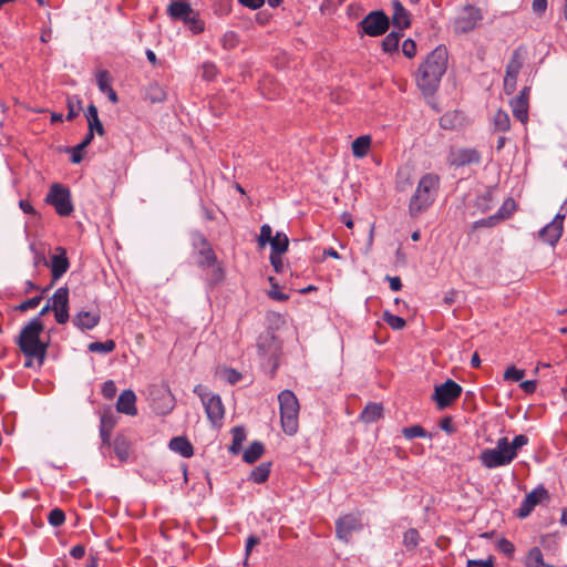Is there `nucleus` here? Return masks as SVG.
Here are the masks:
<instances>
[{
  "label": "nucleus",
  "mask_w": 567,
  "mask_h": 567,
  "mask_svg": "<svg viewBox=\"0 0 567 567\" xmlns=\"http://www.w3.org/2000/svg\"><path fill=\"white\" fill-rule=\"evenodd\" d=\"M449 53L444 45H437L419 66L416 84L425 95H432L439 89L447 69Z\"/></svg>",
  "instance_id": "1"
},
{
  "label": "nucleus",
  "mask_w": 567,
  "mask_h": 567,
  "mask_svg": "<svg viewBox=\"0 0 567 567\" xmlns=\"http://www.w3.org/2000/svg\"><path fill=\"white\" fill-rule=\"evenodd\" d=\"M44 326L39 317L32 318L20 331L17 344L21 352L29 359H37L42 364L45 359L48 342L40 340Z\"/></svg>",
  "instance_id": "2"
},
{
  "label": "nucleus",
  "mask_w": 567,
  "mask_h": 567,
  "mask_svg": "<svg viewBox=\"0 0 567 567\" xmlns=\"http://www.w3.org/2000/svg\"><path fill=\"white\" fill-rule=\"evenodd\" d=\"M440 188V177L434 173L424 174L410 198L409 215L411 218L419 217L426 212L435 202Z\"/></svg>",
  "instance_id": "3"
},
{
  "label": "nucleus",
  "mask_w": 567,
  "mask_h": 567,
  "mask_svg": "<svg viewBox=\"0 0 567 567\" xmlns=\"http://www.w3.org/2000/svg\"><path fill=\"white\" fill-rule=\"evenodd\" d=\"M280 420L284 432L293 435L298 431L299 402L295 393L284 390L278 394Z\"/></svg>",
  "instance_id": "4"
},
{
  "label": "nucleus",
  "mask_w": 567,
  "mask_h": 567,
  "mask_svg": "<svg viewBox=\"0 0 567 567\" xmlns=\"http://www.w3.org/2000/svg\"><path fill=\"white\" fill-rule=\"evenodd\" d=\"M194 393L200 398L210 423L214 426L220 425L225 415V409L220 396L208 392L202 384H197L194 388Z\"/></svg>",
  "instance_id": "5"
},
{
  "label": "nucleus",
  "mask_w": 567,
  "mask_h": 567,
  "mask_svg": "<svg viewBox=\"0 0 567 567\" xmlns=\"http://www.w3.org/2000/svg\"><path fill=\"white\" fill-rule=\"evenodd\" d=\"M508 439L501 437L497 440L494 449H485L480 454V461L486 468H496L506 466L514 460L508 449Z\"/></svg>",
  "instance_id": "6"
},
{
  "label": "nucleus",
  "mask_w": 567,
  "mask_h": 567,
  "mask_svg": "<svg viewBox=\"0 0 567 567\" xmlns=\"http://www.w3.org/2000/svg\"><path fill=\"white\" fill-rule=\"evenodd\" d=\"M256 348L261 360L274 362L272 365L274 369H276L281 346L275 333L270 330L260 333L256 342Z\"/></svg>",
  "instance_id": "7"
},
{
  "label": "nucleus",
  "mask_w": 567,
  "mask_h": 567,
  "mask_svg": "<svg viewBox=\"0 0 567 567\" xmlns=\"http://www.w3.org/2000/svg\"><path fill=\"white\" fill-rule=\"evenodd\" d=\"M45 202L52 205L60 216H69L74 209L69 188L60 184H53L51 186L47 194Z\"/></svg>",
  "instance_id": "8"
},
{
  "label": "nucleus",
  "mask_w": 567,
  "mask_h": 567,
  "mask_svg": "<svg viewBox=\"0 0 567 567\" xmlns=\"http://www.w3.org/2000/svg\"><path fill=\"white\" fill-rule=\"evenodd\" d=\"M389 27V17L382 10L371 11L359 23V28L369 37L382 35L388 31Z\"/></svg>",
  "instance_id": "9"
},
{
  "label": "nucleus",
  "mask_w": 567,
  "mask_h": 567,
  "mask_svg": "<svg viewBox=\"0 0 567 567\" xmlns=\"http://www.w3.org/2000/svg\"><path fill=\"white\" fill-rule=\"evenodd\" d=\"M462 394V386L453 380H446L444 383L436 385L433 400L440 409L449 406Z\"/></svg>",
  "instance_id": "10"
},
{
  "label": "nucleus",
  "mask_w": 567,
  "mask_h": 567,
  "mask_svg": "<svg viewBox=\"0 0 567 567\" xmlns=\"http://www.w3.org/2000/svg\"><path fill=\"white\" fill-rule=\"evenodd\" d=\"M362 529L361 518L354 514H347L336 522L337 537L346 543L350 540L352 533Z\"/></svg>",
  "instance_id": "11"
},
{
  "label": "nucleus",
  "mask_w": 567,
  "mask_h": 567,
  "mask_svg": "<svg viewBox=\"0 0 567 567\" xmlns=\"http://www.w3.org/2000/svg\"><path fill=\"white\" fill-rule=\"evenodd\" d=\"M548 497V491L542 485L537 486L525 496L519 508L517 509V516L519 518H526L533 512L536 505L540 504Z\"/></svg>",
  "instance_id": "12"
},
{
  "label": "nucleus",
  "mask_w": 567,
  "mask_h": 567,
  "mask_svg": "<svg viewBox=\"0 0 567 567\" xmlns=\"http://www.w3.org/2000/svg\"><path fill=\"white\" fill-rule=\"evenodd\" d=\"M565 218V213H557L554 219L539 230V237L554 246L563 235Z\"/></svg>",
  "instance_id": "13"
},
{
  "label": "nucleus",
  "mask_w": 567,
  "mask_h": 567,
  "mask_svg": "<svg viewBox=\"0 0 567 567\" xmlns=\"http://www.w3.org/2000/svg\"><path fill=\"white\" fill-rule=\"evenodd\" d=\"M481 154L475 148H458L450 153L449 163L452 166L461 167L470 164H478Z\"/></svg>",
  "instance_id": "14"
},
{
  "label": "nucleus",
  "mask_w": 567,
  "mask_h": 567,
  "mask_svg": "<svg viewBox=\"0 0 567 567\" xmlns=\"http://www.w3.org/2000/svg\"><path fill=\"white\" fill-rule=\"evenodd\" d=\"M53 280L61 278L69 269L70 262L66 256V250L63 247H55L54 254L51 256L49 262Z\"/></svg>",
  "instance_id": "15"
},
{
  "label": "nucleus",
  "mask_w": 567,
  "mask_h": 567,
  "mask_svg": "<svg viewBox=\"0 0 567 567\" xmlns=\"http://www.w3.org/2000/svg\"><path fill=\"white\" fill-rule=\"evenodd\" d=\"M136 395L132 390H124L116 402V410L120 413L134 416L137 414V410L135 406Z\"/></svg>",
  "instance_id": "16"
},
{
  "label": "nucleus",
  "mask_w": 567,
  "mask_h": 567,
  "mask_svg": "<svg viewBox=\"0 0 567 567\" xmlns=\"http://www.w3.org/2000/svg\"><path fill=\"white\" fill-rule=\"evenodd\" d=\"M100 322L99 312L80 311L73 318V324L80 330H91Z\"/></svg>",
  "instance_id": "17"
},
{
  "label": "nucleus",
  "mask_w": 567,
  "mask_h": 567,
  "mask_svg": "<svg viewBox=\"0 0 567 567\" xmlns=\"http://www.w3.org/2000/svg\"><path fill=\"white\" fill-rule=\"evenodd\" d=\"M393 6V16H392V22L395 28L399 29L401 32L402 30L410 27V16L409 12L405 10V8L402 6V3L399 0L392 1Z\"/></svg>",
  "instance_id": "18"
},
{
  "label": "nucleus",
  "mask_w": 567,
  "mask_h": 567,
  "mask_svg": "<svg viewBox=\"0 0 567 567\" xmlns=\"http://www.w3.org/2000/svg\"><path fill=\"white\" fill-rule=\"evenodd\" d=\"M193 11L190 4L184 1H173L167 8V13L172 19L182 21L192 16Z\"/></svg>",
  "instance_id": "19"
},
{
  "label": "nucleus",
  "mask_w": 567,
  "mask_h": 567,
  "mask_svg": "<svg viewBox=\"0 0 567 567\" xmlns=\"http://www.w3.org/2000/svg\"><path fill=\"white\" fill-rule=\"evenodd\" d=\"M513 115L523 124L528 121V107L529 102L523 100V97L515 96L509 102Z\"/></svg>",
  "instance_id": "20"
},
{
  "label": "nucleus",
  "mask_w": 567,
  "mask_h": 567,
  "mask_svg": "<svg viewBox=\"0 0 567 567\" xmlns=\"http://www.w3.org/2000/svg\"><path fill=\"white\" fill-rule=\"evenodd\" d=\"M169 449L183 457H190L194 454V449L190 442L183 436L173 437L168 444Z\"/></svg>",
  "instance_id": "21"
},
{
  "label": "nucleus",
  "mask_w": 567,
  "mask_h": 567,
  "mask_svg": "<svg viewBox=\"0 0 567 567\" xmlns=\"http://www.w3.org/2000/svg\"><path fill=\"white\" fill-rule=\"evenodd\" d=\"M89 124V132L94 135L96 132L99 135H104L105 131L102 122L99 118L97 109L94 104H90L85 114Z\"/></svg>",
  "instance_id": "22"
},
{
  "label": "nucleus",
  "mask_w": 567,
  "mask_h": 567,
  "mask_svg": "<svg viewBox=\"0 0 567 567\" xmlns=\"http://www.w3.org/2000/svg\"><path fill=\"white\" fill-rule=\"evenodd\" d=\"M114 453L121 462H127L131 455V443L124 435L114 440Z\"/></svg>",
  "instance_id": "23"
},
{
  "label": "nucleus",
  "mask_w": 567,
  "mask_h": 567,
  "mask_svg": "<svg viewBox=\"0 0 567 567\" xmlns=\"http://www.w3.org/2000/svg\"><path fill=\"white\" fill-rule=\"evenodd\" d=\"M48 301L52 306V309H68L69 289L66 287L58 288L53 296Z\"/></svg>",
  "instance_id": "24"
},
{
  "label": "nucleus",
  "mask_w": 567,
  "mask_h": 567,
  "mask_svg": "<svg viewBox=\"0 0 567 567\" xmlns=\"http://www.w3.org/2000/svg\"><path fill=\"white\" fill-rule=\"evenodd\" d=\"M370 146L371 137L369 135L359 136L352 142V153L355 157L362 158L368 154Z\"/></svg>",
  "instance_id": "25"
},
{
  "label": "nucleus",
  "mask_w": 567,
  "mask_h": 567,
  "mask_svg": "<svg viewBox=\"0 0 567 567\" xmlns=\"http://www.w3.org/2000/svg\"><path fill=\"white\" fill-rule=\"evenodd\" d=\"M493 127L495 132L505 133L511 128V118L506 111L498 110L493 115Z\"/></svg>",
  "instance_id": "26"
},
{
  "label": "nucleus",
  "mask_w": 567,
  "mask_h": 567,
  "mask_svg": "<svg viewBox=\"0 0 567 567\" xmlns=\"http://www.w3.org/2000/svg\"><path fill=\"white\" fill-rule=\"evenodd\" d=\"M264 444L255 441L244 451L243 460L248 464H252L264 454Z\"/></svg>",
  "instance_id": "27"
},
{
  "label": "nucleus",
  "mask_w": 567,
  "mask_h": 567,
  "mask_svg": "<svg viewBox=\"0 0 567 567\" xmlns=\"http://www.w3.org/2000/svg\"><path fill=\"white\" fill-rule=\"evenodd\" d=\"M382 405L378 403L368 404L360 414V419L365 423H372L382 415Z\"/></svg>",
  "instance_id": "28"
},
{
  "label": "nucleus",
  "mask_w": 567,
  "mask_h": 567,
  "mask_svg": "<svg viewBox=\"0 0 567 567\" xmlns=\"http://www.w3.org/2000/svg\"><path fill=\"white\" fill-rule=\"evenodd\" d=\"M270 468V462L260 463L251 471L249 480L257 484L265 483L269 477Z\"/></svg>",
  "instance_id": "29"
},
{
  "label": "nucleus",
  "mask_w": 567,
  "mask_h": 567,
  "mask_svg": "<svg viewBox=\"0 0 567 567\" xmlns=\"http://www.w3.org/2000/svg\"><path fill=\"white\" fill-rule=\"evenodd\" d=\"M524 56L520 49H516L509 62L506 66V74L505 75H512V76H518L519 71L523 66Z\"/></svg>",
  "instance_id": "30"
},
{
  "label": "nucleus",
  "mask_w": 567,
  "mask_h": 567,
  "mask_svg": "<svg viewBox=\"0 0 567 567\" xmlns=\"http://www.w3.org/2000/svg\"><path fill=\"white\" fill-rule=\"evenodd\" d=\"M269 245L271 254H285L288 250L289 239L285 233L277 231Z\"/></svg>",
  "instance_id": "31"
},
{
  "label": "nucleus",
  "mask_w": 567,
  "mask_h": 567,
  "mask_svg": "<svg viewBox=\"0 0 567 567\" xmlns=\"http://www.w3.org/2000/svg\"><path fill=\"white\" fill-rule=\"evenodd\" d=\"M403 37V33L400 31H392L389 33L382 41V49L384 52H395L399 49L400 39Z\"/></svg>",
  "instance_id": "32"
},
{
  "label": "nucleus",
  "mask_w": 567,
  "mask_h": 567,
  "mask_svg": "<svg viewBox=\"0 0 567 567\" xmlns=\"http://www.w3.org/2000/svg\"><path fill=\"white\" fill-rule=\"evenodd\" d=\"M198 255L200 256L198 260V266L200 267H214L217 262V257L212 246L199 249Z\"/></svg>",
  "instance_id": "33"
},
{
  "label": "nucleus",
  "mask_w": 567,
  "mask_h": 567,
  "mask_svg": "<svg viewBox=\"0 0 567 567\" xmlns=\"http://www.w3.org/2000/svg\"><path fill=\"white\" fill-rule=\"evenodd\" d=\"M93 134L92 133H87L86 136L84 137V140L78 144L76 146L72 147L71 148V162L74 163V164H79L83 156H82V152L83 150L89 146L93 140Z\"/></svg>",
  "instance_id": "34"
},
{
  "label": "nucleus",
  "mask_w": 567,
  "mask_h": 567,
  "mask_svg": "<svg viewBox=\"0 0 567 567\" xmlns=\"http://www.w3.org/2000/svg\"><path fill=\"white\" fill-rule=\"evenodd\" d=\"M245 439V431L240 427H235L233 430V443L229 446V452L233 454H238L241 451V445Z\"/></svg>",
  "instance_id": "35"
},
{
  "label": "nucleus",
  "mask_w": 567,
  "mask_h": 567,
  "mask_svg": "<svg viewBox=\"0 0 567 567\" xmlns=\"http://www.w3.org/2000/svg\"><path fill=\"white\" fill-rule=\"evenodd\" d=\"M90 352L94 353H110L115 349V342L113 340H106L104 342H92L87 346Z\"/></svg>",
  "instance_id": "36"
},
{
  "label": "nucleus",
  "mask_w": 567,
  "mask_h": 567,
  "mask_svg": "<svg viewBox=\"0 0 567 567\" xmlns=\"http://www.w3.org/2000/svg\"><path fill=\"white\" fill-rule=\"evenodd\" d=\"M543 553L538 547H533L527 556V567H544Z\"/></svg>",
  "instance_id": "37"
},
{
  "label": "nucleus",
  "mask_w": 567,
  "mask_h": 567,
  "mask_svg": "<svg viewBox=\"0 0 567 567\" xmlns=\"http://www.w3.org/2000/svg\"><path fill=\"white\" fill-rule=\"evenodd\" d=\"M383 320L393 329L401 330L405 327L406 322L402 317L392 315L389 310L383 312Z\"/></svg>",
  "instance_id": "38"
},
{
  "label": "nucleus",
  "mask_w": 567,
  "mask_h": 567,
  "mask_svg": "<svg viewBox=\"0 0 567 567\" xmlns=\"http://www.w3.org/2000/svg\"><path fill=\"white\" fill-rule=\"evenodd\" d=\"M528 442H529V439L524 434L516 435L512 442L508 441L507 449H508L509 453H512L513 458H515L517 456V451L520 447L527 445Z\"/></svg>",
  "instance_id": "39"
},
{
  "label": "nucleus",
  "mask_w": 567,
  "mask_h": 567,
  "mask_svg": "<svg viewBox=\"0 0 567 567\" xmlns=\"http://www.w3.org/2000/svg\"><path fill=\"white\" fill-rule=\"evenodd\" d=\"M193 33L197 34L204 31V22L199 19L198 14L193 11L192 16L183 21Z\"/></svg>",
  "instance_id": "40"
},
{
  "label": "nucleus",
  "mask_w": 567,
  "mask_h": 567,
  "mask_svg": "<svg viewBox=\"0 0 567 567\" xmlns=\"http://www.w3.org/2000/svg\"><path fill=\"white\" fill-rule=\"evenodd\" d=\"M402 434L408 440H413L416 437H426L427 433L421 425H412L409 427H404L402 430Z\"/></svg>",
  "instance_id": "41"
},
{
  "label": "nucleus",
  "mask_w": 567,
  "mask_h": 567,
  "mask_svg": "<svg viewBox=\"0 0 567 567\" xmlns=\"http://www.w3.org/2000/svg\"><path fill=\"white\" fill-rule=\"evenodd\" d=\"M116 424V417L112 411H105L101 415L100 420V429L113 431L114 426Z\"/></svg>",
  "instance_id": "42"
},
{
  "label": "nucleus",
  "mask_w": 567,
  "mask_h": 567,
  "mask_svg": "<svg viewBox=\"0 0 567 567\" xmlns=\"http://www.w3.org/2000/svg\"><path fill=\"white\" fill-rule=\"evenodd\" d=\"M111 75L109 71L101 70L96 74V83L99 86V90L103 93L104 91L111 89Z\"/></svg>",
  "instance_id": "43"
},
{
  "label": "nucleus",
  "mask_w": 567,
  "mask_h": 567,
  "mask_svg": "<svg viewBox=\"0 0 567 567\" xmlns=\"http://www.w3.org/2000/svg\"><path fill=\"white\" fill-rule=\"evenodd\" d=\"M458 124V115L456 113H446L440 118V125L444 130H453Z\"/></svg>",
  "instance_id": "44"
},
{
  "label": "nucleus",
  "mask_w": 567,
  "mask_h": 567,
  "mask_svg": "<svg viewBox=\"0 0 567 567\" xmlns=\"http://www.w3.org/2000/svg\"><path fill=\"white\" fill-rule=\"evenodd\" d=\"M48 520H49L50 525H52L53 527H59L64 523L65 514L60 508H53L49 513Z\"/></svg>",
  "instance_id": "45"
},
{
  "label": "nucleus",
  "mask_w": 567,
  "mask_h": 567,
  "mask_svg": "<svg viewBox=\"0 0 567 567\" xmlns=\"http://www.w3.org/2000/svg\"><path fill=\"white\" fill-rule=\"evenodd\" d=\"M501 218H504V215H502V209H499V212L494 215V216H489L487 218H482L477 221L474 223V228H477V227H494L498 220Z\"/></svg>",
  "instance_id": "46"
},
{
  "label": "nucleus",
  "mask_w": 567,
  "mask_h": 567,
  "mask_svg": "<svg viewBox=\"0 0 567 567\" xmlns=\"http://www.w3.org/2000/svg\"><path fill=\"white\" fill-rule=\"evenodd\" d=\"M272 229L268 224H265L260 227V235L258 238V244L260 247H265L267 244H270L272 239Z\"/></svg>",
  "instance_id": "47"
},
{
  "label": "nucleus",
  "mask_w": 567,
  "mask_h": 567,
  "mask_svg": "<svg viewBox=\"0 0 567 567\" xmlns=\"http://www.w3.org/2000/svg\"><path fill=\"white\" fill-rule=\"evenodd\" d=\"M525 375L524 370H518L514 365L506 369L504 372V380L517 382L520 381Z\"/></svg>",
  "instance_id": "48"
},
{
  "label": "nucleus",
  "mask_w": 567,
  "mask_h": 567,
  "mask_svg": "<svg viewBox=\"0 0 567 567\" xmlns=\"http://www.w3.org/2000/svg\"><path fill=\"white\" fill-rule=\"evenodd\" d=\"M217 75V68L212 62H205L202 65V78L206 81H212Z\"/></svg>",
  "instance_id": "49"
},
{
  "label": "nucleus",
  "mask_w": 567,
  "mask_h": 567,
  "mask_svg": "<svg viewBox=\"0 0 567 567\" xmlns=\"http://www.w3.org/2000/svg\"><path fill=\"white\" fill-rule=\"evenodd\" d=\"M192 244L195 249L199 252V249L205 248L206 246H210L207 238L199 231H195L192 234Z\"/></svg>",
  "instance_id": "50"
},
{
  "label": "nucleus",
  "mask_w": 567,
  "mask_h": 567,
  "mask_svg": "<svg viewBox=\"0 0 567 567\" xmlns=\"http://www.w3.org/2000/svg\"><path fill=\"white\" fill-rule=\"evenodd\" d=\"M41 300H42L41 296L32 297V298L27 299L23 302H21L19 306H17L16 309L19 311H27L29 309L37 308L40 305Z\"/></svg>",
  "instance_id": "51"
},
{
  "label": "nucleus",
  "mask_w": 567,
  "mask_h": 567,
  "mask_svg": "<svg viewBox=\"0 0 567 567\" xmlns=\"http://www.w3.org/2000/svg\"><path fill=\"white\" fill-rule=\"evenodd\" d=\"M411 185H412V182L408 174H404L402 172H399L396 174V189L398 190L405 192Z\"/></svg>",
  "instance_id": "52"
},
{
  "label": "nucleus",
  "mask_w": 567,
  "mask_h": 567,
  "mask_svg": "<svg viewBox=\"0 0 567 567\" xmlns=\"http://www.w3.org/2000/svg\"><path fill=\"white\" fill-rule=\"evenodd\" d=\"M497 549L504 555L511 557L514 554L515 547L512 542L506 538H502L497 542Z\"/></svg>",
  "instance_id": "53"
},
{
  "label": "nucleus",
  "mask_w": 567,
  "mask_h": 567,
  "mask_svg": "<svg viewBox=\"0 0 567 567\" xmlns=\"http://www.w3.org/2000/svg\"><path fill=\"white\" fill-rule=\"evenodd\" d=\"M404 544L410 547V548H413L417 545V542H419V533L416 529H409L404 533Z\"/></svg>",
  "instance_id": "54"
},
{
  "label": "nucleus",
  "mask_w": 567,
  "mask_h": 567,
  "mask_svg": "<svg viewBox=\"0 0 567 567\" xmlns=\"http://www.w3.org/2000/svg\"><path fill=\"white\" fill-rule=\"evenodd\" d=\"M30 250L34 254L33 256V265L34 267H38L40 265L49 266V262L44 256L43 251H39L34 244L30 245Z\"/></svg>",
  "instance_id": "55"
},
{
  "label": "nucleus",
  "mask_w": 567,
  "mask_h": 567,
  "mask_svg": "<svg viewBox=\"0 0 567 567\" xmlns=\"http://www.w3.org/2000/svg\"><path fill=\"white\" fill-rule=\"evenodd\" d=\"M274 280L275 279L272 277L269 278V281L271 282V289L269 291V297L271 299L278 300V301H286V300H288L289 296L278 291V285L276 282H274Z\"/></svg>",
  "instance_id": "56"
},
{
  "label": "nucleus",
  "mask_w": 567,
  "mask_h": 567,
  "mask_svg": "<svg viewBox=\"0 0 567 567\" xmlns=\"http://www.w3.org/2000/svg\"><path fill=\"white\" fill-rule=\"evenodd\" d=\"M66 106H68L66 120L72 121L79 115V110L81 109V102L78 100L76 104H74L71 99H68Z\"/></svg>",
  "instance_id": "57"
},
{
  "label": "nucleus",
  "mask_w": 567,
  "mask_h": 567,
  "mask_svg": "<svg viewBox=\"0 0 567 567\" xmlns=\"http://www.w3.org/2000/svg\"><path fill=\"white\" fill-rule=\"evenodd\" d=\"M116 385L112 380L105 381L102 386V394L105 399H113L116 394Z\"/></svg>",
  "instance_id": "58"
},
{
  "label": "nucleus",
  "mask_w": 567,
  "mask_h": 567,
  "mask_svg": "<svg viewBox=\"0 0 567 567\" xmlns=\"http://www.w3.org/2000/svg\"><path fill=\"white\" fill-rule=\"evenodd\" d=\"M402 52L406 58H413L416 54L415 42L411 39H406L402 44Z\"/></svg>",
  "instance_id": "59"
},
{
  "label": "nucleus",
  "mask_w": 567,
  "mask_h": 567,
  "mask_svg": "<svg viewBox=\"0 0 567 567\" xmlns=\"http://www.w3.org/2000/svg\"><path fill=\"white\" fill-rule=\"evenodd\" d=\"M517 76L505 75L504 78V92L506 94H512L516 89Z\"/></svg>",
  "instance_id": "60"
},
{
  "label": "nucleus",
  "mask_w": 567,
  "mask_h": 567,
  "mask_svg": "<svg viewBox=\"0 0 567 567\" xmlns=\"http://www.w3.org/2000/svg\"><path fill=\"white\" fill-rule=\"evenodd\" d=\"M282 254H270V262L277 274L284 271Z\"/></svg>",
  "instance_id": "61"
},
{
  "label": "nucleus",
  "mask_w": 567,
  "mask_h": 567,
  "mask_svg": "<svg viewBox=\"0 0 567 567\" xmlns=\"http://www.w3.org/2000/svg\"><path fill=\"white\" fill-rule=\"evenodd\" d=\"M54 312V317L58 323L64 324L68 322L70 315H69V308L68 309H52Z\"/></svg>",
  "instance_id": "62"
},
{
  "label": "nucleus",
  "mask_w": 567,
  "mask_h": 567,
  "mask_svg": "<svg viewBox=\"0 0 567 567\" xmlns=\"http://www.w3.org/2000/svg\"><path fill=\"white\" fill-rule=\"evenodd\" d=\"M225 378L230 384H235L241 379V374L234 369H228L225 371Z\"/></svg>",
  "instance_id": "63"
},
{
  "label": "nucleus",
  "mask_w": 567,
  "mask_h": 567,
  "mask_svg": "<svg viewBox=\"0 0 567 567\" xmlns=\"http://www.w3.org/2000/svg\"><path fill=\"white\" fill-rule=\"evenodd\" d=\"M466 567H494V564L491 559L488 560H473V559H470L467 561V566Z\"/></svg>",
  "instance_id": "64"
}]
</instances>
